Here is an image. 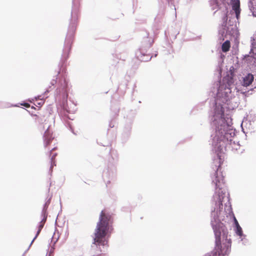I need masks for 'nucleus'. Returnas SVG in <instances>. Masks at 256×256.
Instances as JSON below:
<instances>
[{
	"mask_svg": "<svg viewBox=\"0 0 256 256\" xmlns=\"http://www.w3.org/2000/svg\"><path fill=\"white\" fill-rule=\"evenodd\" d=\"M214 229L216 237V246L214 252L208 253L204 256H226L230 251L231 240L228 238V230L222 224H218Z\"/></svg>",
	"mask_w": 256,
	"mask_h": 256,
	"instance_id": "obj_1",
	"label": "nucleus"
},
{
	"mask_svg": "<svg viewBox=\"0 0 256 256\" xmlns=\"http://www.w3.org/2000/svg\"><path fill=\"white\" fill-rule=\"evenodd\" d=\"M108 220L104 213L102 212L100 222L97 224L94 233V244L104 246L107 242L106 236L108 230Z\"/></svg>",
	"mask_w": 256,
	"mask_h": 256,
	"instance_id": "obj_2",
	"label": "nucleus"
},
{
	"mask_svg": "<svg viewBox=\"0 0 256 256\" xmlns=\"http://www.w3.org/2000/svg\"><path fill=\"white\" fill-rule=\"evenodd\" d=\"M214 176V178L212 180V182L215 184L216 192L218 193L220 198V202L222 205V200L220 196L226 192L224 178L222 176H218V172H216Z\"/></svg>",
	"mask_w": 256,
	"mask_h": 256,
	"instance_id": "obj_3",
	"label": "nucleus"
},
{
	"mask_svg": "<svg viewBox=\"0 0 256 256\" xmlns=\"http://www.w3.org/2000/svg\"><path fill=\"white\" fill-rule=\"evenodd\" d=\"M220 133L222 135L220 137L219 146L222 147L221 150H222L223 148H226L228 147L230 148L232 143V140L230 138V134L228 132H224V134L222 132Z\"/></svg>",
	"mask_w": 256,
	"mask_h": 256,
	"instance_id": "obj_4",
	"label": "nucleus"
},
{
	"mask_svg": "<svg viewBox=\"0 0 256 256\" xmlns=\"http://www.w3.org/2000/svg\"><path fill=\"white\" fill-rule=\"evenodd\" d=\"M232 10H234L236 13L237 19H238L240 13V0H232Z\"/></svg>",
	"mask_w": 256,
	"mask_h": 256,
	"instance_id": "obj_5",
	"label": "nucleus"
},
{
	"mask_svg": "<svg viewBox=\"0 0 256 256\" xmlns=\"http://www.w3.org/2000/svg\"><path fill=\"white\" fill-rule=\"evenodd\" d=\"M44 138V146L46 147L50 144L54 139L52 134L48 130L45 132Z\"/></svg>",
	"mask_w": 256,
	"mask_h": 256,
	"instance_id": "obj_6",
	"label": "nucleus"
},
{
	"mask_svg": "<svg viewBox=\"0 0 256 256\" xmlns=\"http://www.w3.org/2000/svg\"><path fill=\"white\" fill-rule=\"evenodd\" d=\"M254 76L252 74H248L243 78L242 85L245 86H250L254 80Z\"/></svg>",
	"mask_w": 256,
	"mask_h": 256,
	"instance_id": "obj_7",
	"label": "nucleus"
},
{
	"mask_svg": "<svg viewBox=\"0 0 256 256\" xmlns=\"http://www.w3.org/2000/svg\"><path fill=\"white\" fill-rule=\"evenodd\" d=\"M137 58L141 61L142 62H147L150 60L152 58V56L148 54H144L140 52V50H138L136 53Z\"/></svg>",
	"mask_w": 256,
	"mask_h": 256,
	"instance_id": "obj_8",
	"label": "nucleus"
},
{
	"mask_svg": "<svg viewBox=\"0 0 256 256\" xmlns=\"http://www.w3.org/2000/svg\"><path fill=\"white\" fill-rule=\"evenodd\" d=\"M234 224H235V226L236 227V234L240 236H242V228L240 226L238 220H236V219L235 217H234Z\"/></svg>",
	"mask_w": 256,
	"mask_h": 256,
	"instance_id": "obj_9",
	"label": "nucleus"
},
{
	"mask_svg": "<svg viewBox=\"0 0 256 256\" xmlns=\"http://www.w3.org/2000/svg\"><path fill=\"white\" fill-rule=\"evenodd\" d=\"M230 42L229 40H227L224 42L222 46V51L224 52H227L230 50Z\"/></svg>",
	"mask_w": 256,
	"mask_h": 256,
	"instance_id": "obj_10",
	"label": "nucleus"
},
{
	"mask_svg": "<svg viewBox=\"0 0 256 256\" xmlns=\"http://www.w3.org/2000/svg\"><path fill=\"white\" fill-rule=\"evenodd\" d=\"M46 220V218H43V220L40 222V225L38 226V230L37 232V234H36V236H37L38 235V234H40V232L41 231L42 229L44 227V224Z\"/></svg>",
	"mask_w": 256,
	"mask_h": 256,
	"instance_id": "obj_11",
	"label": "nucleus"
},
{
	"mask_svg": "<svg viewBox=\"0 0 256 256\" xmlns=\"http://www.w3.org/2000/svg\"><path fill=\"white\" fill-rule=\"evenodd\" d=\"M57 154H54L52 156V158H51V166H50V168H52V167L54 166H56V164H55V161H54V158H55V157L56 156Z\"/></svg>",
	"mask_w": 256,
	"mask_h": 256,
	"instance_id": "obj_12",
	"label": "nucleus"
},
{
	"mask_svg": "<svg viewBox=\"0 0 256 256\" xmlns=\"http://www.w3.org/2000/svg\"><path fill=\"white\" fill-rule=\"evenodd\" d=\"M22 106H24L26 108H30V104L28 103H24L23 104H22Z\"/></svg>",
	"mask_w": 256,
	"mask_h": 256,
	"instance_id": "obj_13",
	"label": "nucleus"
},
{
	"mask_svg": "<svg viewBox=\"0 0 256 256\" xmlns=\"http://www.w3.org/2000/svg\"><path fill=\"white\" fill-rule=\"evenodd\" d=\"M33 116L34 118V119L36 120H38V118H39L38 116V115H36V114H34Z\"/></svg>",
	"mask_w": 256,
	"mask_h": 256,
	"instance_id": "obj_14",
	"label": "nucleus"
},
{
	"mask_svg": "<svg viewBox=\"0 0 256 256\" xmlns=\"http://www.w3.org/2000/svg\"><path fill=\"white\" fill-rule=\"evenodd\" d=\"M218 129L219 132H220V131L222 130V128H218Z\"/></svg>",
	"mask_w": 256,
	"mask_h": 256,
	"instance_id": "obj_15",
	"label": "nucleus"
},
{
	"mask_svg": "<svg viewBox=\"0 0 256 256\" xmlns=\"http://www.w3.org/2000/svg\"><path fill=\"white\" fill-rule=\"evenodd\" d=\"M36 238V236L35 238H34V239L32 241V242H33V241Z\"/></svg>",
	"mask_w": 256,
	"mask_h": 256,
	"instance_id": "obj_16",
	"label": "nucleus"
}]
</instances>
